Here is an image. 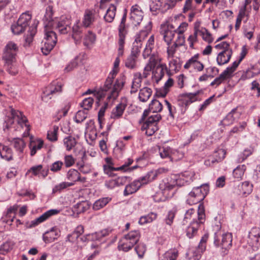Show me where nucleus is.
Instances as JSON below:
<instances>
[{"label":"nucleus","mask_w":260,"mask_h":260,"mask_svg":"<svg viewBox=\"0 0 260 260\" xmlns=\"http://www.w3.org/2000/svg\"><path fill=\"white\" fill-rule=\"evenodd\" d=\"M71 17L66 16H62L59 20L56 23H53L54 27L60 34H67L68 32H71V24L72 23Z\"/></svg>","instance_id":"2eb2a0df"},{"label":"nucleus","mask_w":260,"mask_h":260,"mask_svg":"<svg viewBox=\"0 0 260 260\" xmlns=\"http://www.w3.org/2000/svg\"><path fill=\"white\" fill-rule=\"evenodd\" d=\"M17 45L10 41L6 45L3 51L2 60L6 71L11 75H15L18 70L16 66V56L18 52Z\"/></svg>","instance_id":"f03ea898"},{"label":"nucleus","mask_w":260,"mask_h":260,"mask_svg":"<svg viewBox=\"0 0 260 260\" xmlns=\"http://www.w3.org/2000/svg\"><path fill=\"white\" fill-rule=\"evenodd\" d=\"M178 256V250L175 249H170L165 253L164 260H176Z\"/></svg>","instance_id":"680f3d73"},{"label":"nucleus","mask_w":260,"mask_h":260,"mask_svg":"<svg viewBox=\"0 0 260 260\" xmlns=\"http://www.w3.org/2000/svg\"><path fill=\"white\" fill-rule=\"evenodd\" d=\"M142 186L140 181L139 179L136 180L126 185L123 194L125 196L133 194L136 192Z\"/></svg>","instance_id":"c756f323"},{"label":"nucleus","mask_w":260,"mask_h":260,"mask_svg":"<svg viewBox=\"0 0 260 260\" xmlns=\"http://www.w3.org/2000/svg\"><path fill=\"white\" fill-rule=\"evenodd\" d=\"M76 139L72 136H68L64 138L63 144L67 150L70 151L76 145Z\"/></svg>","instance_id":"09e8293b"},{"label":"nucleus","mask_w":260,"mask_h":260,"mask_svg":"<svg viewBox=\"0 0 260 260\" xmlns=\"http://www.w3.org/2000/svg\"><path fill=\"white\" fill-rule=\"evenodd\" d=\"M219 234L215 233L214 235V244L219 246H220L222 249H229L232 245V235L231 233H225L222 235L221 241L220 242L219 240Z\"/></svg>","instance_id":"dca6fc26"},{"label":"nucleus","mask_w":260,"mask_h":260,"mask_svg":"<svg viewBox=\"0 0 260 260\" xmlns=\"http://www.w3.org/2000/svg\"><path fill=\"white\" fill-rule=\"evenodd\" d=\"M172 148L170 147H163L159 148V154L162 158H171Z\"/></svg>","instance_id":"69168bd1"},{"label":"nucleus","mask_w":260,"mask_h":260,"mask_svg":"<svg viewBox=\"0 0 260 260\" xmlns=\"http://www.w3.org/2000/svg\"><path fill=\"white\" fill-rule=\"evenodd\" d=\"M242 193L243 194H249L252 191V185L250 184L249 182L245 181L241 185Z\"/></svg>","instance_id":"774afa93"},{"label":"nucleus","mask_w":260,"mask_h":260,"mask_svg":"<svg viewBox=\"0 0 260 260\" xmlns=\"http://www.w3.org/2000/svg\"><path fill=\"white\" fill-rule=\"evenodd\" d=\"M183 157L184 153L183 152L172 148L170 158L171 161H176L181 159Z\"/></svg>","instance_id":"052dcab7"},{"label":"nucleus","mask_w":260,"mask_h":260,"mask_svg":"<svg viewBox=\"0 0 260 260\" xmlns=\"http://www.w3.org/2000/svg\"><path fill=\"white\" fill-rule=\"evenodd\" d=\"M98 17V15L94 10H86L81 22L82 26L86 28L91 27Z\"/></svg>","instance_id":"f3484780"},{"label":"nucleus","mask_w":260,"mask_h":260,"mask_svg":"<svg viewBox=\"0 0 260 260\" xmlns=\"http://www.w3.org/2000/svg\"><path fill=\"white\" fill-rule=\"evenodd\" d=\"M151 22H149L145 26V29L140 31L136 36L135 41L133 44V47L129 55L127 56L124 61L125 66L129 69H134L137 67V62L142 47V41L148 36L151 29Z\"/></svg>","instance_id":"f257e3e1"},{"label":"nucleus","mask_w":260,"mask_h":260,"mask_svg":"<svg viewBox=\"0 0 260 260\" xmlns=\"http://www.w3.org/2000/svg\"><path fill=\"white\" fill-rule=\"evenodd\" d=\"M59 213V210L57 209H51L49 210L44 213H43L42 215H41L40 216H39L38 218H36L34 220H32L31 221V223L33 225L35 226L39 223H41L48 218H49L51 216L57 215Z\"/></svg>","instance_id":"bb28decb"},{"label":"nucleus","mask_w":260,"mask_h":260,"mask_svg":"<svg viewBox=\"0 0 260 260\" xmlns=\"http://www.w3.org/2000/svg\"><path fill=\"white\" fill-rule=\"evenodd\" d=\"M202 90H198L195 93H185L180 94V102L179 104H184L185 107L197 100V95L202 92Z\"/></svg>","instance_id":"4be33fe9"},{"label":"nucleus","mask_w":260,"mask_h":260,"mask_svg":"<svg viewBox=\"0 0 260 260\" xmlns=\"http://www.w3.org/2000/svg\"><path fill=\"white\" fill-rule=\"evenodd\" d=\"M31 14L29 12L23 13L17 21L12 24L11 29L14 35H20L23 32L30 23Z\"/></svg>","instance_id":"f8f14e48"},{"label":"nucleus","mask_w":260,"mask_h":260,"mask_svg":"<svg viewBox=\"0 0 260 260\" xmlns=\"http://www.w3.org/2000/svg\"><path fill=\"white\" fill-rule=\"evenodd\" d=\"M199 58V54H196L185 63L184 68L186 69H189L192 67L195 70L199 72L203 71L204 68V64L200 61L198 60Z\"/></svg>","instance_id":"5701e85b"},{"label":"nucleus","mask_w":260,"mask_h":260,"mask_svg":"<svg viewBox=\"0 0 260 260\" xmlns=\"http://www.w3.org/2000/svg\"><path fill=\"white\" fill-rule=\"evenodd\" d=\"M141 237L139 231L134 230L125 235L118 242V249L124 252H128L139 241Z\"/></svg>","instance_id":"39448f33"},{"label":"nucleus","mask_w":260,"mask_h":260,"mask_svg":"<svg viewBox=\"0 0 260 260\" xmlns=\"http://www.w3.org/2000/svg\"><path fill=\"white\" fill-rule=\"evenodd\" d=\"M230 77L225 72L223 71L218 77H216L210 83V86L216 85V87H217Z\"/></svg>","instance_id":"8fccbe9b"},{"label":"nucleus","mask_w":260,"mask_h":260,"mask_svg":"<svg viewBox=\"0 0 260 260\" xmlns=\"http://www.w3.org/2000/svg\"><path fill=\"white\" fill-rule=\"evenodd\" d=\"M131 19L135 26L140 25L143 17V12L140 10L139 6L136 5L132 6L131 10Z\"/></svg>","instance_id":"6ab92c4d"},{"label":"nucleus","mask_w":260,"mask_h":260,"mask_svg":"<svg viewBox=\"0 0 260 260\" xmlns=\"http://www.w3.org/2000/svg\"><path fill=\"white\" fill-rule=\"evenodd\" d=\"M246 167L245 165H239L233 171V176L237 180L242 179L246 170Z\"/></svg>","instance_id":"a19ab883"},{"label":"nucleus","mask_w":260,"mask_h":260,"mask_svg":"<svg viewBox=\"0 0 260 260\" xmlns=\"http://www.w3.org/2000/svg\"><path fill=\"white\" fill-rule=\"evenodd\" d=\"M93 102V99L89 97L84 99L80 103V107L83 109L84 114H87V111L91 108Z\"/></svg>","instance_id":"58836bf2"},{"label":"nucleus","mask_w":260,"mask_h":260,"mask_svg":"<svg viewBox=\"0 0 260 260\" xmlns=\"http://www.w3.org/2000/svg\"><path fill=\"white\" fill-rule=\"evenodd\" d=\"M152 92V91L151 88L147 87H144L140 90L139 100L143 102H146L151 95Z\"/></svg>","instance_id":"e433bc0d"},{"label":"nucleus","mask_w":260,"mask_h":260,"mask_svg":"<svg viewBox=\"0 0 260 260\" xmlns=\"http://www.w3.org/2000/svg\"><path fill=\"white\" fill-rule=\"evenodd\" d=\"M176 4V0H150L149 9L152 15H156L159 11L166 13L174 8Z\"/></svg>","instance_id":"9d476101"},{"label":"nucleus","mask_w":260,"mask_h":260,"mask_svg":"<svg viewBox=\"0 0 260 260\" xmlns=\"http://www.w3.org/2000/svg\"><path fill=\"white\" fill-rule=\"evenodd\" d=\"M43 144V141L40 139L31 141L29 146L30 149V155L31 156L34 155L38 150H40L42 148Z\"/></svg>","instance_id":"c9c22d12"},{"label":"nucleus","mask_w":260,"mask_h":260,"mask_svg":"<svg viewBox=\"0 0 260 260\" xmlns=\"http://www.w3.org/2000/svg\"><path fill=\"white\" fill-rule=\"evenodd\" d=\"M62 86L60 84H56L54 82L52 83L50 87L48 89H47L46 91H44L42 95V99L45 102H48L49 99H51V95L56 92H60L61 91Z\"/></svg>","instance_id":"412c9836"},{"label":"nucleus","mask_w":260,"mask_h":260,"mask_svg":"<svg viewBox=\"0 0 260 260\" xmlns=\"http://www.w3.org/2000/svg\"><path fill=\"white\" fill-rule=\"evenodd\" d=\"M156 179L153 170L148 172L144 176L140 177L139 180L140 181L142 185L147 184Z\"/></svg>","instance_id":"a18cd8bd"},{"label":"nucleus","mask_w":260,"mask_h":260,"mask_svg":"<svg viewBox=\"0 0 260 260\" xmlns=\"http://www.w3.org/2000/svg\"><path fill=\"white\" fill-rule=\"evenodd\" d=\"M128 178L126 176L118 177L115 179H111L106 181L105 186L109 189H113L115 187L124 185L127 181Z\"/></svg>","instance_id":"393cba45"},{"label":"nucleus","mask_w":260,"mask_h":260,"mask_svg":"<svg viewBox=\"0 0 260 260\" xmlns=\"http://www.w3.org/2000/svg\"><path fill=\"white\" fill-rule=\"evenodd\" d=\"M127 99L125 97L122 98L115 107L117 114H122L127 106Z\"/></svg>","instance_id":"13d9d810"},{"label":"nucleus","mask_w":260,"mask_h":260,"mask_svg":"<svg viewBox=\"0 0 260 260\" xmlns=\"http://www.w3.org/2000/svg\"><path fill=\"white\" fill-rule=\"evenodd\" d=\"M96 36L95 34L91 30H88L85 35L83 39V44L85 46L89 47L95 42Z\"/></svg>","instance_id":"473e14b6"},{"label":"nucleus","mask_w":260,"mask_h":260,"mask_svg":"<svg viewBox=\"0 0 260 260\" xmlns=\"http://www.w3.org/2000/svg\"><path fill=\"white\" fill-rule=\"evenodd\" d=\"M134 160L131 158H128L127 160L124 162V164L118 167L119 171L124 170V171L131 172L135 169H136L139 167L137 165L134 166L132 167H129V166L133 164Z\"/></svg>","instance_id":"6e6d98bb"},{"label":"nucleus","mask_w":260,"mask_h":260,"mask_svg":"<svg viewBox=\"0 0 260 260\" xmlns=\"http://www.w3.org/2000/svg\"><path fill=\"white\" fill-rule=\"evenodd\" d=\"M37 23L34 22L31 26L29 27L27 34L24 36L25 43L24 46L25 47L28 46L32 42L34 37L37 31Z\"/></svg>","instance_id":"c85d7f7f"},{"label":"nucleus","mask_w":260,"mask_h":260,"mask_svg":"<svg viewBox=\"0 0 260 260\" xmlns=\"http://www.w3.org/2000/svg\"><path fill=\"white\" fill-rule=\"evenodd\" d=\"M127 34L126 25H119L118 27V55L122 56L125 44V36Z\"/></svg>","instance_id":"aec40b11"},{"label":"nucleus","mask_w":260,"mask_h":260,"mask_svg":"<svg viewBox=\"0 0 260 260\" xmlns=\"http://www.w3.org/2000/svg\"><path fill=\"white\" fill-rule=\"evenodd\" d=\"M10 142L17 151L20 152H23V149L25 147V143L22 139L14 138L10 141Z\"/></svg>","instance_id":"ea45409f"},{"label":"nucleus","mask_w":260,"mask_h":260,"mask_svg":"<svg viewBox=\"0 0 260 260\" xmlns=\"http://www.w3.org/2000/svg\"><path fill=\"white\" fill-rule=\"evenodd\" d=\"M200 36H202L203 40L208 42V43H211L213 41L212 35L205 27L201 28Z\"/></svg>","instance_id":"4d7b16f0"},{"label":"nucleus","mask_w":260,"mask_h":260,"mask_svg":"<svg viewBox=\"0 0 260 260\" xmlns=\"http://www.w3.org/2000/svg\"><path fill=\"white\" fill-rule=\"evenodd\" d=\"M241 62V60L239 59L238 61H235L231 66L227 67L223 71L225 72L229 76L231 77V75L235 72Z\"/></svg>","instance_id":"0e129e2a"},{"label":"nucleus","mask_w":260,"mask_h":260,"mask_svg":"<svg viewBox=\"0 0 260 260\" xmlns=\"http://www.w3.org/2000/svg\"><path fill=\"white\" fill-rule=\"evenodd\" d=\"M67 178L71 181L70 183H73L74 185L80 179V173L75 169H71L67 173Z\"/></svg>","instance_id":"4c0bfd02"},{"label":"nucleus","mask_w":260,"mask_h":260,"mask_svg":"<svg viewBox=\"0 0 260 260\" xmlns=\"http://www.w3.org/2000/svg\"><path fill=\"white\" fill-rule=\"evenodd\" d=\"M209 234H205L202 237L200 240V242L198 246V252L201 254L206 250V242L208 240Z\"/></svg>","instance_id":"864d4df0"},{"label":"nucleus","mask_w":260,"mask_h":260,"mask_svg":"<svg viewBox=\"0 0 260 260\" xmlns=\"http://www.w3.org/2000/svg\"><path fill=\"white\" fill-rule=\"evenodd\" d=\"M205 221V213L203 204H200L198 207V219H193L190 225L186 230V235L188 238L191 239L194 237L198 233L200 225Z\"/></svg>","instance_id":"6e6552de"},{"label":"nucleus","mask_w":260,"mask_h":260,"mask_svg":"<svg viewBox=\"0 0 260 260\" xmlns=\"http://www.w3.org/2000/svg\"><path fill=\"white\" fill-rule=\"evenodd\" d=\"M215 49L221 50L216 57V61L219 66H222L228 63L233 54L232 49L230 45L226 41L222 42L215 46Z\"/></svg>","instance_id":"1a4fd4ad"},{"label":"nucleus","mask_w":260,"mask_h":260,"mask_svg":"<svg viewBox=\"0 0 260 260\" xmlns=\"http://www.w3.org/2000/svg\"><path fill=\"white\" fill-rule=\"evenodd\" d=\"M188 23L185 22H182L179 26L176 28L175 31V35L177 34V38L173 42V44L171 46L167 47V53L169 57H173L175 51L176 49L180 46H183L185 44V37L184 32L187 29L188 27Z\"/></svg>","instance_id":"0eeeda50"},{"label":"nucleus","mask_w":260,"mask_h":260,"mask_svg":"<svg viewBox=\"0 0 260 260\" xmlns=\"http://www.w3.org/2000/svg\"><path fill=\"white\" fill-rule=\"evenodd\" d=\"M226 154V151L223 149H218L215 151L213 154V158L209 159L205 161L206 165H210V162L212 164L215 162H218L221 161L225 157Z\"/></svg>","instance_id":"cd10ccee"},{"label":"nucleus","mask_w":260,"mask_h":260,"mask_svg":"<svg viewBox=\"0 0 260 260\" xmlns=\"http://www.w3.org/2000/svg\"><path fill=\"white\" fill-rule=\"evenodd\" d=\"M53 6L52 3L47 5L46 8V11L43 18L44 26H51L53 25V15L54 11Z\"/></svg>","instance_id":"a878e982"},{"label":"nucleus","mask_w":260,"mask_h":260,"mask_svg":"<svg viewBox=\"0 0 260 260\" xmlns=\"http://www.w3.org/2000/svg\"><path fill=\"white\" fill-rule=\"evenodd\" d=\"M149 108L153 113L160 112L162 108L161 104L156 100H153L149 105Z\"/></svg>","instance_id":"bf43d9fd"},{"label":"nucleus","mask_w":260,"mask_h":260,"mask_svg":"<svg viewBox=\"0 0 260 260\" xmlns=\"http://www.w3.org/2000/svg\"><path fill=\"white\" fill-rule=\"evenodd\" d=\"M0 155L2 158L10 161L13 159L12 150L8 146L0 144Z\"/></svg>","instance_id":"2f4dec72"},{"label":"nucleus","mask_w":260,"mask_h":260,"mask_svg":"<svg viewBox=\"0 0 260 260\" xmlns=\"http://www.w3.org/2000/svg\"><path fill=\"white\" fill-rule=\"evenodd\" d=\"M176 28L170 23L162 24L160 27V34L163 37V40L168 46H171L172 41L175 36Z\"/></svg>","instance_id":"4468645a"},{"label":"nucleus","mask_w":260,"mask_h":260,"mask_svg":"<svg viewBox=\"0 0 260 260\" xmlns=\"http://www.w3.org/2000/svg\"><path fill=\"white\" fill-rule=\"evenodd\" d=\"M58 127L57 126H53L47 133V139L52 142H55L57 140V133Z\"/></svg>","instance_id":"603ef678"},{"label":"nucleus","mask_w":260,"mask_h":260,"mask_svg":"<svg viewBox=\"0 0 260 260\" xmlns=\"http://www.w3.org/2000/svg\"><path fill=\"white\" fill-rule=\"evenodd\" d=\"M146 245L144 243H139L135 248V250L139 258H142L146 251Z\"/></svg>","instance_id":"e2e57ef3"},{"label":"nucleus","mask_w":260,"mask_h":260,"mask_svg":"<svg viewBox=\"0 0 260 260\" xmlns=\"http://www.w3.org/2000/svg\"><path fill=\"white\" fill-rule=\"evenodd\" d=\"M111 199L108 197L103 198L96 201L93 205V209L94 210H99L105 207Z\"/></svg>","instance_id":"c03bdc74"},{"label":"nucleus","mask_w":260,"mask_h":260,"mask_svg":"<svg viewBox=\"0 0 260 260\" xmlns=\"http://www.w3.org/2000/svg\"><path fill=\"white\" fill-rule=\"evenodd\" d=\"M83 27L79 20H77L72 27V38L76 44L80 43L82 38Z\"/></svg>","instance_id":"a211bd4d"},{"label":"nucleus","mask_w":260,"mask_h":260,"mask_svg":"<svg viewBox=\"0 0 260 260\" xmlns=\"http://www.w3.org/2000/svg\"><path fill=\"white\" fill-rule=\"evenodd\" d=\"M6 122L8 125H11L14 123V121H17V123L23 127H26V131L24 133V136L26 137L29 135L30 131V125L27 118L24 115H9L6 119Z\"/></svg>","instance_id":"ddd939ff"},{"label":"nucleus","mask_w":260,"mask_h":260,"mask_svg":"<svg viewBox=\"0 0 260 260\" xmlns=\"http://www.w3.org/2000/svg\"><path fill=\"white\" fill-rule=\"evenodd\" d=\"M248 237L254 242L257 243L258 241V238L260 237V229L257 227L252 228L249 233Z\"/></svg>","instance_id":"3c124183"},{"label":"nucleus","mask_w":260,"mask_h":260,"mask_svg":"<svg viewBox=\"0 0 260 260\" xmlns=\"http://www.w3.org/2000/svg\"><path fill=\"white\" fill-rule=\"evenodd\" d=\"M125 81V77L124 75L121 74L116 79L115 83L113 84V79L108 76L106 79L105 84L102 87V90L109 91V94L107 96L109 100H114L118 96L119 92L122 89Z\"/></svg>","instance_id":"20e7f679"},{"label":"nucleus","mask_w":260,"mask_h":260,"mask_svg":"<svg viewBox=\"0 0 260 260\" xmlns=\"http://www.w3.org/2000/svg\"><path fill=\"white\" fill-rule=\"evenodd\" d=\"M116 11V7L113 4H111L104 16L105 21L109 23L112 22L115 17Z\"/></svg>","instance_id":"f704fd0d"},{"label":"nucleus","mask_w":260,"mask_h":260,"mask_svg":"<svg viewBox=\"0 0 260 260\" xmlns=\"http://www.w3.org/2000/svg\"><path fill=\"white\" fill-rule=\"evenodd\" d=\"M152 73L156 81L158 82L163 77L165 74V69L163 66L162 64H159L156 66Z\"/></svg>","instance_id":"49530a36"},{"label":"nucleus","mask_w":260,"mask_h":260,"mask_svg":"<svg viewBox=\"0 0 260 260\" xmlns=\"http://www.w3.org/2000/svg\"><path fill=\"white\" fill-rule=\"evenodd\" d=\"M157 214L154 212H151L147 215L143 216L140 217L139 222L140 224H144L147 223H150L155 220Z\"/></svg>","instance_id":"37998d69"},{"label":"nucleus","mask_w":260,"mask_h":260,"mask_svg":"<svg viewBox=\"0 0 260 260\" xmlns=\"http://www.w3.org/2000/svg\"><path fill=\"white\" fill-rule=\"evenodd\" d=\"M176 213L177 209L175 208L168 211L164 219L166 224L171 226L173 224Z\"/></svg>","instance_id":"de8ad7c7"},{"label":"nucleus","mask_w":260,"mask_h":260,"mask_svg":"<svg viewBox=\"0 0 260 260\" xmlns=\"http://www.w3.org/2000/svg\"><path fill=\"white\" fill-rule=\"evenodd\" d=\"M73 185V183L63 182L59 184H57L54 186L53 188L52 191L53 193H56L57 192H60L63 189L66 188L68 187H70Z\"/></svg>","instance_id":"338daca9"},{"label":"nucleus","mask_w":260,"mask_h":260,"mask_svg":"<svg viewBox=\"0 0 260 260\" xmlns=\"http://www.w3.org/2000/svg\"><path fill=\"white\" fill-rule=\"evenodd\" d=\"M185 174L181 176L172 175L170 180L167 182H164L159 184V189L160 191L157 192L158 195L162 194L164 197L158 199L157 201H165L168 198H171L174 194V188L176 186H181L184 185V181L182 182V180L184 181L183 178Z\"/></svg>","instance_id":"7ed1b4c3"},{"label":"nucleus","mask_w":260,"mask_h":260,"mask_svg":"<svg viewBox=\"0 0 260 260\" xmlns=\"http://www.w3.org/2000/svg\"><path fill=\"white\" fill-rule=\"evenodd\" d=\"M51 26H44L45 37L44 40L50 42L52 41L54 44L57 42V36L56 33L53 31L50 27Z\"/></svg>","instance_id":"72a5a7b5"},{"label":"nucleus","mask_w":260,"mask_h":260,"mask_svg":"<svg viewBox=\"0 0 260 260\" xmlns=\"http://www.w3.org/2000/svg\"><path fill=\"white\" fill-rule=\"evenodd\" d=\"M142 76L141 73L137 72L134 75V79L131 86V93H133L137 91L141 85Z\"/></svg>","instance_id":"7c9ffc66"},{"label":"nucleus","mask_w":260,"mask_h":260,"mask_svg":"<svg viewBox=\"0 0 260 260\" xmlns=\"http://www.w3.org/2000/svg\"><path fill=\"white\" fill-rule=\"evenodd\" d=\"M209 191V186L207 184L194 187L187 196L186 202L190 205L196 204L202 201Z\"/></svg>","instance_id":"9b49d317"},{"label":"nucleus","mask_w":260,"mask_h":260,"mask_svg":"<svg viewBox=\"0 0 260 260\" xmlns=\"http://www.w3.org/2000/svg\"><path fill=\"white\" fill-rule=\"evenodd\" d=\"M59 235V230L57 228L53 227L43 234V239L46 243H51L57 239Z\"/></svg>","instance_id":"b1692460"},{"label":"nucleus","mask_w":260,"mask_h":260,"mask_svg":"<svg viewBox=\"0 0 260 260\" xmlns=\"http://www.w3.org/2000/svg\"><path fill=\"white\" fill-rule=\"evenodd\" d=\"M79 171L83 174H88L91 172V166L89 164L85 163L82 160L77 163Z\"/></svg>","instance_id":"5fc2aeb1"},{"label":"nucleus","mask_w":260,"mask_h":260,"mask_svg":"<svg viewBox=\"0 0 260 260\" xmlns=\"http://www.w3.org/2000/svg\"><path fill=\"white\" fill-rule=\"evenodd\" d=\"M56 44H54V42L52 41L48 42L45 40L42 42L41 50L44 55H48L50 52L53 49Z\"/></svg>","instance_id":"79ce46f5"},{"label":"nucleus","mask_w":260,"mask_h":260,"mask_svg":"<svg viewBox=\"0 0 260 260\" xmlns=\"http://www.w3.org/2000/svg\"><path fill=\"white\" fill-rule=\"evenodd\" d=\"M143 115L141 122V130L145 131L148 136H152L158 130L157 122L161 119L160 115Z\"/></svg>","instance_id":"423d86ee"}]
</instances>
